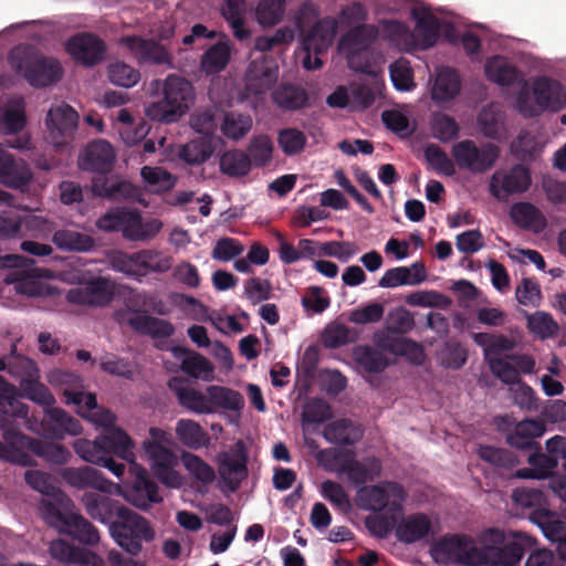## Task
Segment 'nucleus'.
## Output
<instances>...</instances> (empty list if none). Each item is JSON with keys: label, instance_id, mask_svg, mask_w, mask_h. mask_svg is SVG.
Returning <instances> with one entry per match:
<instances>
[{"label": "nucleus", "instance_id": "obj_17", "mask_svg": "<svg viewBox=\"0 0 566 566\" xmlns=\"http://www.w3.org/2000/svg\"><path fill=\"white\" fill-rule=\"evenodd\" d=\"M530 170L521 164L514 165L511 169L496 170L490 180V192L500 201L515 193L526 191L531 185Z\"/></svg>", "mask_w": 566, "mask_h": 566}, {"label": "nucleus", "instance_id": "obj_34", "mask_svg": "<svg viewBox=\"0 0 566 566\" xmlns=\"http://www.w3.org/2000/svg\"><path fill=\"white\" fill-rule=\"evenodd\" d=\"M277 81V67L271 61H252L245 73L248 91L262 94L269 91Z\"/></svg>", "mask_w": 566, "mask_h": 566}, {"label": "nucleus", "instance_id": "obj_15", "mask_svg": "<svg viewBox=\"0 0 566 566\" xmlns=\"http://www.w3.org/2000/svg\"><path fill=\"white\" fill-rule=\"evenodd\" d=\"M29 429L50 440H62L66 434L77 436L82 431L80 421L61 408L44 409L41 420L28 419Z\"/></svg>", "mask_w": 566, "mask_h": 566}, {"label": "nucleus", "instance_id": "obj_63", "mask_svg": "<svg viewBox=\"0 0 566 566\" xmlns=\"http://www.w3.org/2000/svg\"><path fill=\"white\" fill-rule=\"evenodd\" d=\"M352 422L347 419H339L328 423L323 431V437L331 443L352 446L356 442L357 437H352L349 429Z\"/></svg>", "mask_w": 566, "mask_h": 566}, {"label": "nucleus", "instance_id": "obj_22", "mask_svg": "<svg viewBox=\"0 0 566 566\" xmlns=\"http://www.w3.org/2000/svg\"><path fill=\"white\" fill-rule=\"evenodd\" d=\"M74 61L84 66H94L105 59V42L93 33H77L65 45Z\"/></svg>", "mask_w": 566, "mask_h": 566}, {"label": "nucleus", "instance_id": "obj_40", "mask_svg": "<svg viewBox=\"0 0 566 566\" xmlns=\"http://www.w3.org/2000/svg\"><path fill=\"white\" fill-rule=\"evenodd\" d=\"M32 178L33 174L27 163L22 159H15L13 155L10 156L0 171L1 185L22 192L28 189Z\"/></svg>", "mask_w": 566, "mask_h": 566}, {"label": "nucleus", "instance_id": "obj_64", "mask_svg": "<svg viewBox=\"0 0 566 566\" xmlns=\"http://www.w3.org/2000/svg\"><path fill=\"white\" fill-rule=\"evenodd\" d=\"M333 417L331 406L321 398L310 399L303 408V423H323Z\"/></svg>", "mask_w": 566, "mask_h": 566}, {"label": "nucleus", "instance_id": "obj_43", "mask_svg": "<svg viewBox=\"0 0 566 566\" xmlns=\"http://www.w3.org/2000/svg\"><path fill=\"white\" fill-rule=\"evenodd\" d=\"M273 102L284 111H297L308 105L306 90L296 84L282 83L272 93Z\"/></svg>", "mask_w": 566, "mask_h": 566}, {"label": "nucleus", "instance_id": "obj_37", "mask_svg": "<svg viewBox=\"0 0 566 566\" xmlns=\"http://www.w3.org/2000/svg\"><path fill=\"white\" fill-rule=\"evenodd\" d=\"M62 476L70 485L77 489L92 488L106 492L112 486V482L106 480L99 470L91 467L66 468Z\"/></svg>", "mask_w": 566, "mask_h": 566}, {"label": "nucleus", "instance_id": "obj_29", "mask_svg": "<svg viewBox=\"0 0 566 566\" xmlns=\"http://www.w3.org/2000/svg\"><path fill=\"white\" fill-rule=\"evenodd\" d=\"M114 293L105 279H96L86 285L76 286L66 293L71 304L105 306L113 300Z\"/></svg>", "mask_w": 566, "mask_h": 566}, {"label": "nucleus", "instance_id": "obj_62", "mask_svg": "<svg viewBox=\"0 0 566 566\" xmlns=\"http://www.w3.org/2000/svg\"><path fill=\"white\" fill-rule=\"evenodd\" d=\"M402 513L388 512L386 514H376L366 517L365 525L368 531L378 538H385L392 530H396L397 518Z\"/></svg>", "mask_w": 566, "mask_h": 566}, {"label": "nucleus", "instance_id": "obj_16", "mask_svg": "<svg viewBox=\"0 0 566 566\" xmlns=\"http://www.w3.org/2000/svg\"><path fill=\"white\" fill-rule=\"evenodd\" d=\"M78 114L67 104L52 106L45 117L48 139L55 147L73 143L77 130Z\"/></svg>", "mask_w": 566, "mask_h": 566}, {"label": "nucleus", "instance_id": "obj_41", "mask_svg": "<svg viewBox=\"0 0 566 566\" xmlns=\"http://www.w3.org/2000/svg\"><path fill=\"white\" fill-rule=\"evenodd\" d=\"M178 441L190 450L208 448L211 442L209 433L192 419H179L175 426Z\"/></svg>", "mask_w": 566, "mask_h": 566}, {"label": "nucleus", "instance_id": "obj_46", "mask_svg": "<svg viewBox=\"0 0 566 566\" xmlns=\"http://www.w3.org/2000/svg\"><path fill=\"white\" fill-rule=\"evenodd\" d=\"M353 358L368 374H379L389 366L387 356L369 345L356 346L353 349Z\"/></svg>", "mask_w": 566, "mask_h": 566}, {"label": "nucleus", "instance_id": "obj_45", "mask_svg": "<svg viewBox=\"0 0 566 566\" xmlns=\"http://www.w3.org/2000/svg\"><path fill=\"white\" fill-rule=\"evenodd\" d=\"M461 82L454 69L441 67L432 87V98L440 102L453 99L460 92Z\"/></svg>", "mask_w": 566, "mask_h": 566}, {"label": "nucleus", "instance_id": "obj_13", "mask_svg": "<svg viewBox=\"0 0 566 566\" xmlns=\"http://www.w3.org/2000/svg\"><path fill=\"white\" fill-rule=\"evenodd\" d=\"M34 261L19 255H0V269L10 270L4 282L13 284L18 294L27 296H41L44 293V285L39 281L38 270L33 266Z\"/></svg>", "mask_w": 566, "mask_h": 566}, {"label": "nucleus", "instance_id": "obj_57", "mask_svg": "<svg viewBox=\"0 0 566 566\" xmlns=\"http://www.w3.org/2000/svg\"><path fill=\"white\" fill-rule=\"evenodd\" d=\"M180 459L186 470L198 481L206 484L213 482L216 478L214 470L199 455L184 451Z\"/></svg>", "mask_w": 566, "mask_h": 566}, {"label": "nucleus", "instance_id": "obj_55", "mask_svg": "<svg viewBox=\"0 0 566 566\" xmlns=\"http://www.w3.org/2000/svg\"><path fill=\"white\" fill-rule=\"evenodd\" d=\"M388 349L399 356L406 357L413 365H421L424 361L423 347L409 338H392L388 345Z\"/></svg>", "mask_w": 566, "mask_h": 566}, {"label": "nucleus", "instance_id": "obj_36", "mask_svg": "<svg viewBox=\"0 0 566 566\" xmlns=\"http://www.w3.org/2000/svg\"><path fill=\"white\" fill-rule=\"evenodd\" d=\"M219 139L213 136H201L179 145L177 156L189 166L206 163L214 153Z\"/></svg>", "mask_w": 566, "mask_h": 566}, {"label": "nucleus", "instance_id": "obj_35", "mask_svg": "<svg viewBox=\"0 0 566 566\" xmlns=\"http://www.w3.org/2000/svg\"><path fill=\"white\" fill-rule=\"evenodd\" d=\"M546 431L545 423L538 419H524L517 422L514 430L506 436V442L516 449L534 450L539 443L535 438L542 437Z\"/></svg>", "mask_w": 566, "mask_h": 566}, {"label": "nucleus", "instance_id": "obj_3", "mask_svg": "<svg viewBox=\"0 0 566 566\" xmlns=\"http://www.w3.org/2000/svg\"><path fill=\"white\" fill-rule=\"evenodd\" d=\"M73 509L72 500L60 491L41 502V515L48 525L84 545H96L99 542L97 527Z\"/></svg>", "mask_w": 566, "mask_h": 566}, {"label": "nucleus", "instance_id": "obj_9", "mask_svg": "<svg viewBox=\"0 0 566 566\" xmlns=\"http://www.w3.org/2000/svg\"><path fill=\"white\" fill-rule=\"evenodd\" d=\"M171 437L160 428L151 427L149 438L143 441V450L150 461L154 474L165 485L175 488L179 475L174 470L176 457L168 448Z\"/></svg>", "mask_w": 566, "mask_h": 566}, {"label": "nucleus", "instance_id": "obj_4", "mask_svg": "<svg viewBox=\"0 0 566 566\" xmlns=\"http://www.w3.org/2000/svg\"><path fill=\"white\" fill-rule=\"evenodd\" d=\"M11 69L31 86L40 88L57 83L63 75L61 63L31 44H19L9 52Z\"/></svg>", "mask_w": 566, "mask_h": 566}, {"label": "nucleus", "instance_id": "obj_39", "mask_svg": "<svg viewBox=\"0 0 566 566\" xmlns=\"http://www.w3.org/2000/svg\"><path fill=\"white\" fill-rule=\"evenodd\" d=\"M172 356L180 361V369L190 377L203 378L212 374L211 363L201 354L184 346H174Z\"/></svg>", "mask_w": 566, "mask_h": 566}, {"label": "nucleus", "instance_id": "obj_14", "mask_svg": "<svg viewBox=\"0 0 566 566\" xmlns=\"http://www.w3.org/2000/svg\"><path fill=\"white\" fill-rule=\"evenodd\" d=\"M451 155L460 169L483 174L494 166L500 149L492 143L479 147L474 140L463 139L452 146Z\"/></svg>", "mask_w": 566, "mask_h": 566}, {"label": "nucleus", "instance_id": "obj_11", "mask_svg": "<svg viewBox=\"0 0 566 566\" xmlns=\"http://www.w3.org/2000/svg\"><path fill=\"white\" fill-rule=\"evenodd\" d=\"M112 268L142 282L149 273H166L172 266V259L159 251L145 249L134 253H117L112 260Z\"/></svg>", "mask_w": 566, "mask_h": 566}, {"label": "nucleus", "instance_id": "obj_28", "mask_svg": "<svg viewBox=\"0 0 566 566\" xmlns=\"http://www.w3.org/2000/svg\"><path fill=\"white\" fill-rule=\"evenodd\" d=\"M395 535L400 543L410 545L433 536L434 531L429 516L418 512L397 518Z\"/></svg>", "mask_w": 566, "mask_h": 566}, {"label": "nucleus", "instance_id": "obj_42", "mask_svg": "<svg viewBox=\"0 0 566 566\" xmlns=\"http://www.w3.org/2000/svg\"><path fill=\"white\" fill-rule=\"evenodd\" d=\"M512 221L524 230H532L536 233L546 227V219L542 211L530 202H516L510 209Z\"/></svg>", "mask_w": 566, "mask_h": 566}, {"label": "nucleus", "instance_id": "obj_26", "mask_svg": "<svg viewBox=\"0 0 566 566\" xmlns=\"http://www.w3.org/2000/svg\"><path fill=\"white\" fill-rule=\"evenodd\" d=\"M64 400L66 405H76L85 409V412L78 411L82 416L87 417L94 423L104 427V434L115 427L116 417L109 410L97 405L96 396L92 392H83L75 390H64Z\"/></svg>", "mask_w": 566, "mask_h": 566}, {"label": "nucleus", "instance_id": "obj_44", "mask_svg": "<svg viewBox=\"0 0 566 566\" xmlns=\"http://www.w3.org/2000/svg\"><path fill=\"white\" fill-rule=\"evenodd\" d=\"M207 394L213 413L219 409L240 411L244 407L243 396L234 389L211 385L207 387Z\"/></svg>", "mask_w": 566, "mask_h": 566}, {"label": "nucleus", "instance_id": "obj_25", "mask_svg": "<svg viewBox=\"0 0 566 566\" xmlns=\"http://www.w3.org/2000/svg\"><path fill=\"white\" fill-rule=\"evenodd\" d=\"M86 513L93 518L112 527V523L127 513V509L118 500L105 494L85 492L81 499Z\"/></svg>", "mask_w": 566, "mask_h": 566}, {"label": "nucleus", "instance_id": "obj_1", "mask_svg": "<svg viewBox=\"0 0 566 566\" xmlns=\"http://www.w3.org/2000/svg\"><path fill=\"white\" fill-rule=\"evenodd\" d=\"M478 547L467 535L442 537L434 552L446 560L470 566H517L524 554L536 545V539L523 532L489 528L481 534Z\"/></svg>", "mask_w": 566, "mask_h": 566}, {"label": "nucleus", "instance_id": "obj_24", "mask_svg": "<svg viewBox=\"0 0 566 566\" xmlns=\"http://www.w3.org/2000/svg\"><path fill=\"white\" fill-rule=\"evenodd\" d=\"M536 366L528 354H506L503 359L493 360L491 373L506 385L520 384L521 375H531Z\"/></svg>", "mask_w": 566, "mask_h": 566}, {"label": "nucleus", "instance_id": "obj_59", "mask_svg": "<svg viewBox=\"0 0 566 566\" xmlns=\"http://www.w3.org/2000/svg\"><path fill=\"white\" fill-rule=\"evenodd\" d=\"M427 163L439 174L453 176L455 174V163L449 158L448 154L438 145L430 144L423 151Z\"/></svg>", "mask_w": 566, "mask_h": 566}, {"label": "nucleus", "instance_id": "obj_53", "mask_svg": "<svg viewBox=\"0 0 566 566\" xmlns=\"http://www.w3.org/2000/svg\"><path fill=\"white\" fill-rule=\"evenodd\" d=\"M252 128V118L250 115L237 112H228L221 123V132L228 138L233 140L241 139Z\"/></svg>", "mask_w": 566, "mask_h": 566}, {"label": "nucleus", "instance_id": "obj_60", "mask_svg": "<svg viewBox=\"0 0 566 566\" xmlns=\"http://www.w3.org/2000/svg\"><path fill=\"white\" fill-rule=\"evenodd\" d=\"M140 176L156 192L167 191L176 184V178L161 167L144 166Z\"/></svg>", "mask_w": 566, "mask_h": 566}, {"label": "nucleus", "instance_id": "obj_30", "mask_svg": "<svg viewBox=\"0 0 566 566\" xmlns=\"http://www.w3.org/2000/svg\"><path fill=\"white\" fill-rule=\"evenodd\" d=\"M337 23L334 18L325 17L302 33L304 51L321 55L326 52L336 35Z\"/></svg>", "mask_w": 566, "mask_h": 566}, {"label": "nucleus", "instance_id": "obj_12", "mask_svg": "<svg viewBox=\"0 0 566 566\" xmlns=\"http://www.w3.org/2000/svg\"><path fill=\"white\" fill-rule=\"evenodd\" d=\"M406 492L397 482H381L370 486H361L357 491V505L361 510L380 513L384 510L403 513Z\"/></svg>", "mask_w": 566, "mask_h": 566}, {"label": "nucleus", "instance_id": "obj_52", "mask_svg": "<svg viewBox=\"0 0 566 566\" xmlns=\"http://www.w3.org/2000/svg\"><path fill=\"white\" fill-rule=\"evenodd\" d=\"M230 60V48L222 42L210 46L201 59V69L207 74H217L226 69Z\"/></svg>", "mask_w": 566, "mask_h": 566}, {"label": "nucleus", "instance_id": "obj_5", "mask_svg": "<svg viewBox=\"0 0 566 566\" xmlns=\"http://www.w3.org/2000/svg\"><path fill=\"white\" fill-rule=\"evenodd\" d=\"M96 227L105 232H122L125 239L130 241H145L154 238L161 229L163 223L158 219L143 221L142 214L136 209L116 207L96 220Z\"/></svg>", "mask_w": 566, "mask_h": 566}, {"label": "nucleus", "instance_id": "obj_20", "mask_svg": "<svg viewBox=\"0 0 566 566\" xmlns=\"http://www.w3.org/2000/svg\"><path fill=\"white\" fill-rule=\"evenodd\" d=\"M119 44L124 45L134 55L138 64L172 66V56L168 49L154 39H144L138 35L122 36Z\"/></svg>", "mask_w": 566, "mask_h": 566}, {"label": "nucleus", "instance_id": "obj_32", "mask_svg": "<svg viewBox=\"0 0 566 566\" xmlns=\"http://www.w3.org/2000/svg\"><path fill=\"white\" fill-rule=\"evenodd\" d=\"M533 94L541 111H560L566 103V93L562 84L549 77H539L534 82Z\"/></svg>", "mask_w": 566, "mask_h": 566}, {"label": "nucleus", "instance_id": "obj_27", "mask_svg": "<svg viewBox=\"0 0 566 566\" xmlns=\"http://www.w3.org/2000/svg\"><path fill=\"white\" fill-rule=\"evenodd\" d=\"M115 161V151L112 145L98 139L90 143L78 158L81 169L92 172L106 174L112 170Z\"/></svg>", "mask_w": 566, "mask_h": 566}, {"label": "nucleus", "instance_id": "obj_33", "mask_svg": "<svg viewBox=\"0 0 566 566\" xmlns=\"http://www.w3.org/2000/svg\"><path fill=\"white\" fill-rule=\"evenodd\" d=\"M472 339L478 346L482 347L484 360L490 369L493 360L503 359V356L516 346L514 338L502 334L473 333Z\"/></svg>", "mask_w": 566, "mask_h": 566}, {"label": "nucleus", "instance_id": "obj_38", "mask_svg": "<svg viewBox=\"0 0 566 566\" xmlns=\"http://www.w3.org/2000/svg\"><path fill=\"white\" fill-rule=\"evenodd\" d=\"M169 388L175 392L179 405L185 409L198 415L213 413V409L209 405L207 391L201 392L192 387L182 386L178 379L170 380Z\"/></svg>", "mask_w": 566, "mask_h": 566}, {"label": "nucleus", "instance_id": "obj_48", "mask_svg": "<svg viewBox=\"0 0 566 566\" xmlns=\"http://www.w3.org/2000/svg\"><path fill=\"white\" fill-rule=\"evenodd\" d=\"M0 411L6 416L27 418L29 407L21 402L15 386L0 376Z\"/></svg>", "mask_w": 566, "mask_h": 566}, {"label": "nucleus", "instance_id": "obj_7", "mask_svg": "<svg viewBox=\"0 0 566 566\" xmlns=\"http://www.w3.org/2000/svg\"><path fill=\"white\" fill-rule=\"evenodd\" d=\"M411 15L416 20L413 31L399 21H386L385 30L390 36L405 41L410 49L428 50L432 48L440 38L439 19L427 9H413Z\"/></svg>", "mask_w": 566, "mask_h": 566}, {"label": "nucleus", "instance_id": "obj_56", "mask_svg": "<svg viewBox=\"0 0 566 566\" xmlns=\"http://www.w3.org/2000/svg\"><path fill=\"white\" fill-rule=\"evenodd\" d=\"M430 129L434 138L448 143L458 137L460 127L453 117L443 113H436L432 115Z\"/></svg>", "mask_w": 566, "mask_h": 566}, {"label": "nucleus", "instance_id": "obj_49", "mask_svg": "<svg viewBox=\"0 0 566 566\" xmlns=\"http://www.w3.org/2000/svg\"><path fill=\"white\" fill-rule=\"evenodd\" d=\"M485 74L490 81L502 86H510L517 81L520 72L504 57L494 56L488 60Z\"/></svg>", "mask_w": 566, "mask_h": 566}, {"label": "nucleus", "instance_id": "obj_61", "mask_svg": "<svg viewBox=\"0 0 566 566\" xmlns=\"http://www.w3.org/2000/svg\"><path fill=\"white\" fill-rule=\"evenodd\" d=\"M273 144L269 136L260 135L254 137L248 146V156L251 166L263 167L272 159Z\"/></svg>", "mask_w": 566, "mask_h": 566}, {"label": "nucleus", "instance_id": "obj_10", "mask_svg": "<svg viewBox=\"0 0 566 566\" xmlns=\"http://www.w3.org/2000/svg\"><path fill=\"white\" fill-rule=\"evenodd\" d=\"M321 454L336 473L346 474L347 480L356 486L374 481L381 472V463L378 459L369 458L365 462L358 461L353 450L326 449Z\"/></svg>", "mask_w": 566, "mask_h": 566}, {"label": "nucleus", "instance_id": "obj_6", "mask_svg": "<svg viewBox=\"0 0 566 566\" xmlns=\"http://www.w3.org/2000/svg\"><path fill=\"white\" fill-rule=\"evenodd\" d=\"M195 98L193 86L186 78L170 74L164 83V98L146 108L147 115L161 123H174L190 107Z\"/></svg>", "mask_w": 566, "mask_h": 566}, {"label": "nucleus", "instance_id": "obj_19", "mask_svg": "<svg viewBox=\"0 0 566 566\" xmlns=\"http://www.w3.org/2000/svg\"><path fill=\"white\" fill-rule=\"evenodd\" d=\"M378 28L361 23L350 28L340 39L339 45L346 52L348 65L357 71L366 72L368 65L357 64L363 52H366L377 40Z\"/></svg>", "mask_w": 566, "mask_h": 566}, {"label": "nucleus", "instance_id": "obj_31", "mask_svg": "<svg viewBox=\"0 0 566 566\" xmlns=\"http://www.w3.org/2000/svg\"><path fill=\"white\" fill-rule=\"evenodd\" d=\"M237 447L233 454L222 453L219 458L220 476L232 491L240 486L241 480L248 474V457L243 444L238 442Z\"/></svg>", "mask_w": 566, "mask_h": 566}, {"label": "nucleus", "instance_id": "obj_58", "mask_svg": "<svg viewBox=\"0 0 566 566\" xmlns=\"http://www.w3.org/2000/svg\"><path fill=\"white\" fill-rule=\"evenodd\" d=\"M22 396L42 406L44 409L55 403L50 389L36 379H23L20 384Z\"/></svg>", "mask_w": 566, "mask_h": 566}, {"label": "nucleus", "instance_id": "obj_54", "mask_svg": "<svg viewBox=\"0 0 566 566\" xmlns=\"http://www.w3.org/2000/svg\"><path fill=\"white\" fill-rule=\"evenodd\" d=\"M479 457L497 469H513L518 464L517 457L510 450L492 446H481Z\"/></svg>", "mask_w": 566, "mask_h": 566}, {"label": "nucleus", "instance_id": "obj_2", "mask_svg": "<svg viewBox=\"0 0 566 566\" xmlns=\"http://www.w3.org/2000/svg\"><path fill=\"white\" fill-rule=\"evenodd\" d=\"M75 453L84 461L108 469L114 475L120 478L125 471V464L113 459L116 455L130 464L134 472L135 443L132 438L120 428H113L97 437L94 441L77 439L73 443Z\"/></svg>", "mask_w": 566, "mask_h": 566}, {"label": "nucleus", "instance_id": "obj_21", "mask_svg": "<svg viewBox=\"0 0 566 566\" xmlns=\"http://www.w3.org/2000/svg\"><path fill=\"white\" fill-rule=\"evenodd\" d=\"M133 475V481L125 486L124 492L125 499L130 504L147 511L151 504L163 501L157 483L149 478L146 469L140 465H134Z\"/></svg>", "mask_w": 566, "mask_h": 566}, {"label": "nucleus", "instance_id": "obj_50", "mask_svg": "<svg viewBox=\"0 0 566 566\" xmlns=\"http://www.w3.org/2000/svg\"><path fill=\"white\" fill-rule=\"evenodd\" d=\"M219 167L220 171L229 177H244L251 170V159L243 150L231 149L221 155Z\"/></svg>", "mask_w": 566, "mask_h": 566}, {"label": "nucleus", "instance_id": "obj_18", "mask_svg": "<svg viewBox=\"0 0 566 566\" xmlns=\"http://www.w3.org/2000/svg\"><path fill=\"white\" fill-rule=\"evenodd\" d=\"M13 436L14 446H17L20 450L22 448H28L35 455L42 458L44 461L63 465L67 463L72 457L71 451L63 444L55 443L52 441L30 438L19 431L12 429H6L3 432L4 439H11Z\"/></svg>", "mask_w": 566, "mask_h": 566}, {"label": "nucleus", "instance_id": "obj_51", "mask_svg": "<svg viewBox=\"0 0 566 566\" xmlns=\"http://www.w3.org/2000/svg\"><path fill=\"white\" fill-rule=\"evenodd\" d=\"M53 242L61 250L77 252L90 251L95 245L93 238L88 234L70 229L57 230L53 234Z\"/></svg>", "mask_w": 566, "mask_h": 566}, {"label": "nucleus", "instance_id": "obj_23", "mask_svg": "<svg viewBox=\"0 0 566 566\" xmlns=\"http://www.w3.org/2000/svg\"><path fill=\"white\" fill-rule=\"evenodd\" d=\"M115 318L119 324H127L135 332L153 338H168L175 333V327L170 322L137 311H117Z\"/></svg>", "mask_w": 566, "mask_h": 566}, {"label": "nucleus", "instance_id": "obj_47", "mask_svg": "<svg viewBox=\"0 0 566 566\" xmlns=\"http://www.w3.org/2000/svg\"><path fill=\"white\" fill-rule=\"evenodd\" d=\"M222 17L229 23L232 29L233 35L244 41L250 39L251 32L245 27L244 13H245V1L244 0H224L222 7Z\"/></svg>", "mask_w": 566, "mask_h": 566}, {"label": "nucleus", "instance_id": "obj_8", "mask_svg": "<svg viewBox=\"0 0 566 566\" xmlns=\"http://www.w3.org/2000/svg\"><path fill=\"white\" fill-rule=\"evenodd\" d=\"M109 532L116 544L130 556H138L143 543H150L156 536L149 521L130 509L116 523H112Z\"/></svg>", "mask_w": 566, "mask_h": 566}]
</instances>
